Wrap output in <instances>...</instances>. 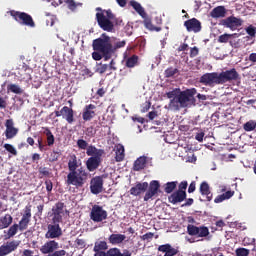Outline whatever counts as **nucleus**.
Masks as SVG:
<instances>
[{"mask_svg": "<svg viewBox=\"0 0 256 256\" xmlns=\"http://www.w3.org/2000/svg\"><path fill=\"white\" fill-rule=\"evenodd\" d=\"M127 45V41L118 40L116 42L111 43V37L107 34L103 33L101 37L93 40L92 47L94 52L92 53V59L94 61H109L119 51V49H123Z\"/></svg>", "mask_w": 256, "mask_h": 256, "instance_id": "obj_1", "label": "nucleus"}, {"mask_svg": "<svg viewBox=\"0 0 256 256\" xmlns=\"http://www.w3.org/2000/svg\"><path fill=\"white\" fill-rule=\"evenodd\" d=\"M81 160H78L77 155L72 154L68 159V174L66 177V184L73 185L76 189L84 187L89 180V172L85 168L80 167Z\"/></svg>", "mask_w": 256, "mask_h": 256, "instance_id": "obj_2", "label": "nucleus"}, {"mask_svg": "<svg viewBox=\"0 0 256 256\" xmlns=\"http://www.w3.org/2000/svg\"><path fill=\"white\" fill-rule=\"evenodd\" d=\"M195 95H197V89L191 88L181 91L180 88H175L172 91L166 93L168 99H170L169 107L174 111L189 107V105L195 104Z\"/></svg>", "mask_w": 256, "mask_h": 256, "instance_id": "obj_3", "label": "nucleus"}, {"mask_svg": "<svg viewBox=\"0 0 256 256\" xmlns=\"http://www.w3.org/2000/svg\"><path fill=\"white\" fill-rule=\"evenodd\" d=\"M239 79V72L235 68L219 72L205 73L200 77L199 83L206 87H215V85H225L231 81Z\"/></svg>", "mask_w": 256, "mask_h": 256, "instance_id": "obj_4", "label": "nucleus"}, {"mask_svg": "<svg viewBox=\"0 0 256 256\" xmlns=\"http://www.w3.org/2000/svg\"><path fill=\"white\" fill-rule=\"evenodd\" d=\"M31 204L25 206L22 214V218L19 223H15L8 229L7 235L8 237H15L18 231H27L29 229V224L31 223Z\"/></svg>", "mask_w": 256, "mask_h": 256, "instance_id": "obj_5", "label": "nucleus"}, {"mask_svg": "<svg viewBox=\"0 0 256 256\" xmlns=\"http://www.w3.org/2000/svg\"><path fill=\"white\" fill-rule=\"evenodd\" d=\"M96 21L103 31H107L108 33H112L115 29L113 25V21H115V14L109 10H103V12L96 13Z\"/></svg>", "mask_w": 256, "mask_h": 256, "instance_id": "obj_6", "label": "nucleus"}, {"mask_svg": "<svg viewBox=\"0 0 256 256\" xmlns=\"http://www.w3.org/2000/svg\"><path fill=\"white\" fill-rule=\"evenodd\" d=\"M10 15L20 25H25L26 27L31 28L35 27V21L33 20V17L28 13L11 10Z\"/></svg>", "mask_w": 256, "mask_h": 256, "instance_id": "obj_7", "label": "nucleus"}, {"mask_svg": "<svg viewBox=\"0 0 256 256\" xmlns=\"http://www.w3.org/2000/svg\"><path fill=\"white\" fill-rule=\"evenodd\" d=\"M187 233L191 237H209V228L206 226H195L193 224H189L187 226Z\"/></svg>", "mask_w": 256, "mask_h": 256, "instance_id": "obj_8", "label": "nucleus"}, {"mask_svg": "<svg viewBox=\"0 0 256 256\" xmlns=\"http://www.w3.org/2000/svg\"><path fill=\"white\" fill-rule=\"evenodd\" d=\"M90 219L93 220L94 223H101V221H105V219H107V210H104L103 206H92Z\"/></svg>", "mask_w": 256, "mask_h": 256, "instance_id": "obj_9", "label": "nucleus"}, {"mask_svg": "<svg viewBox=\"0 0 256 256\" xmlns=\"http://www.w3.org/2000/svg\"><path fill=\"white\" fill-rule=\"evenodd\" d=\"M56 117H62L68 123V125H73L75 123V111L73 108L64 106L60 111H55Z\"/></svg>", "mask_w": 256, "mask_h": 256, "instance_id": "obj_10", "label": "nucleus"}, {"mask_svg": "<svg viewBox=\"0 0 256 256\" xmlns=\"http://www.w3.org/2000/svg\"><path fill=\"white\" fill-rule=\"evenodd\" d=\"M59 223L61 222H52V224H48V230L45 234L46 239H59V237L63 235V230Z\"/></svg>", "mask_w": 256, "mask_h": 256, "instance_id": "obj_11", "label": "nucleus"}, {"mask_svg": "<svg viewBox=\"0 0 256 256\" xmlns=\"http://www.w3.org/2000/svg\"><path fill=\"white\" fill-rule=\"evenodd\" d=\"M63 213H65V203L57 202L52 207V223H62Z\"/></svg>", "mask_w": 256, "mask_h": 256, "instance_id": "obj_12", "label": "nucleus"}, {"mask_svg": "<svg viewBox=\"0 0 256 256\" xmlns=\"http://www.w3.org/2000/svg\"><path fill=\"white\" fill-rule=\"evenodd\" d=\"M20 245L21 241L19 240H12L2 244L0 246V256L10 255L13 251H17Z\"/></svg>", "mask_w": 256, "mask_h": 256, "instance_id": "obj_13", "label": "nucleus"}, {"mask_svg": "<svg viewBox=\"0 0 256 256\" xmlns=\"http://www.w3.org/2000/svg\"><path fill=\"white\" fill-rule=\"evenodd\" d=\"M90 191L93 195H99V193H103V177L96 176L91 179Z\"/></svg>", "mask_w": 256, "mask_h": 256, "instance_id": "obj_14", "label": "nucleus"}, {"mask_svg": "<svg viewBox=\"0 0 256 256\" xmlns=\"http://www.w3.org/2000/svg\"><path fill=\"white\" fill-rule=\"evenodd\" d=\"M161 189V184L157 180H152L148 186V190L144 195V201H149L152 197H155Z\"/></svg>", "mask_w": 256, "mask_h": 256, "instance_id": "obj_15", "label": "nucleus"}, {"mask_svg": "<svg viewBox=\"0 0 256 256\" xmlns=\"http://www.w3.org/2000/svg\"><path fill=\"white\" fill-rule=\"evenodd\" d=\"M184 27L189 33H200L201 29H203L201 21L197 20V18L186 20L184 22Z\"/></svg>", "mask_w": 256, "mask_h": 256, "instance_id": "obj_16", "label": "nucleus"}, {"mask_svg": "<svg viewBox=\"0 0 256 256\" xmlns=\"http://www.w3.org/2000/svg\"><path fill=\"white\" fill-rule=\"evenodd\" d=\"M223 25L224 27L231 29V31H237V28L243 25V21L241 20V18L230 16L223 20Z\"/></svg>", "mask_w": 256, "mask_h": 256, "instance_id": "obj_17", "label": "nucleus"}, {"mask_svg": "<svg viewBox=\"0 0 256 256\" xmlns=\"http://www.w3.org/2000/svg\"><path fill=\"white\" fill-rule=\"evenodd\" d=\"M59 249V242L55 240L47 241L44 245L41 246L40 252L43 255H51V253H54Z\"/></svg>", "mask_w": 256, "mask_h": 256, "instance_id": "obj_18", "label": "nucleus"}, {"mask_svg": "<svg viewBox=\"0 0 256 256\" xmlns=\"http://www.w3.org/2000/svg\"><path fill=\"white\" fill-rule=\"evenodd\" d=\"M147 189H149L148 182H137L134 187L130 188L129 193L130 195H133V197H139V195H141V193H145Z\"/></svg>", "mask_w": 256, "mask_h": 256, "instance_id": "obj_19", "label": "nucleus"}, {"mask_svg": "<svg viewBox=\"0 0 256 256\" xmlns=\"http://www.w3.org/2000/svg\"><path fill=\"white\" fill-rule=\"evenodd\" d=\"M5 136L6 139H13L14 137H17V133H19V129L15 128L13 119L6 120L5 123Z\"/></svg>", "mask_w": 256, "mask_h": 256, "instance_id": "obj_20", "label": "nucleus"}, {"mask_svg": "<svg viewBox=\"0 0 256 256\" xmlns=\"http://www.w3.org/2000/svg\"><path fill=\"white\" fill-rule=\"evenodd\" d=\"M187 199V192L184 191H176L173 192L169 197L168 201L169 203H172V205H177V203H183Z\"/></svg>", "mask_w": 256, "mask_h": 256, "instance_id": "obj_21", "label": "nucleus"}, {"mask_svg": "<svg viewBox=\"0 0 256 256\" xmlns=\"http://www.w3.org/2000/svg\"><path fill=\"white\" fill-rule=\"evenodd\" d=\"M97 106L95 104L86 105L82 112L83 121H91L97 114L95 113Z\"/></svg>", "mask_w": 256, "mask_h": 256, "instance_id": "obj_22", "label": "nucleus"}, {"mask_svg": "<svg viewBox=\"0 0 256 256\" xmlns=\"http://www.w3.org/2000/svg\"><path fill=\"white\" fill-rule=\"evenodd\" d=\"M158 251L160 253H164V256H175L178 255L179 253V249L172 247V245L169 243L160 245L158 247Z\"/></svg>", "mask_w": 256, "mask_h": 256, "instance_id": "obj_23", "label": "nucleus"}, {"mask_svg": "<svg viewBox=\"0 0 256 256\" xmlns=\"http://www.w3.org/2000/svg\"><path fill=\"white\" fill-rule=\"evenodd\" d=\"M99 165H101V157H90L86 161V168L90 172L97 171Z\"/></svg>", "mask_w": 256, "mask_h": 256, "instance_id": "obj_24", "label": "nucleus"}, {"mask_svg": "<svg viewBox=\"0 0 256 256\" xmlns=\"http://www.w3.org/2000/svg\"><path fill=\"white\" fill-rule=\"evenodd\" d=\"M199 191L203 197H206V201H212L213 200V193H211V187H209V183L202 182L200 184Z\"/></svg>", "mask_w": 256, "mask_h": 256, "instance_id": "obj_25", "label": "nucleus"}, {"mask_svg": "<svg viewBox=\"0 0 256 256\" xmlns=\"http://www.w3.org/2000/svg\"><path fill=\"white\" fill-rule=\"evenodd\" d=\"M105 154V150L103 149H97V147L90 145L88 146V148L86 149V155H88V157H103V155Z\"/></svg>", "mask_w": 256, "mask_h": 256, "instance_id": "obj_26", "label": "nucleus"}, {"mask_svg": "<svg viewBox=\"0 0 256 256\" xmlns=\"http://www.w3.org/2000/svg\"><path fill=\"white\" fill-rule=\"evenodd\" d=\"M147 165V158L145 156H140L134 161L133 171H143Z\"/></svg>", "mask_w": 256, "mask_h": 256, "instance_id": "obj_27", "label": "nucleus"}, {"mask_svg": "<svg viewBox=\"0 0 256 256\" xmlns=\"http://www.w3.org/2000/svg\"><path fill=\"white\" fill-rule=\"evenodd\" d=\"M125 239H127V236L124 234H111L108 241L111 243V245H121Z\"/></svg>", "mask_w": 256, "mask_h": 256, "instance_id": "obj_28", "label": "nucleus"}, {"mask_svg": "<svg viewBox=\"0 0 256 256\" xmlns=\"http://www.w3.org/2000/svg\"><path fill=\"white\" fill-rule=\"evenodd\" d=\"M226 14H227V10L225 9V6H217L210 13L213 19H219L221 17H225Z\"/></svg>", "mask_w": 256, "mask_h": 256, "instance_id": "obj_29", "label": "nucleus"}, {"mask_svg": "<svg viewBox=\"0 0 256 256\" xmlns=\"http://www.w3.org/2000/svg\"><path fill=\"white\" fill-rule=\"evenodd\" d=\"M13 223V216L5 214L0 217V229H7Z\"/></svg>", "mask_w": 256, "mask_h": 256, "instance_id": "obj_30", "label": "nucleus"}, {"mask_svg": "<svg viewBox=\"0 0 256 256\" xmlns=\"http://www.w3.org/2000/svg\"><path fill=\"white\" fill-rule=\"evenodd\" d=\"M139 65V56L132 55L125 60V67H128V69H133V67H137Z\"/></svg>", "mask_w": 256, "mask_h": 256, "instance_id": "obj_31", "label": "nucleus"}, {"mask_svg": "<svg viewBox=\"0 0 256 256\" xmlns=\"http://www.w3.org/2000/svg\"><path fill=\"white\" fill-rule=\"evenodd\" d=\"M108 256H131V251L124 250L123 253H121V250L119 248H110L108 251Z\"/></svg>", "mask_w": 256, "mask_h": 256, "instance_id": "obj_32", "label": "nucleus"}, {"mask_svg": "<svg viewBox=\"0 0 256 256\" xmlns=\"http://www.w3.org/2000/svg\"><path fill=\"white\" fill-rule=\"evenodd\" d=\"M143 24H144V27L148 29V31H156V33H159V31H162V28L160 26L153 25L151 18H145L143 21Z\"/></svg>", "mask_w": 256, "mask_h": 256, "instance_id": "obj_33", "label": "nucleus"}, {"mask_svg": "<svg viewBox=\"0 0 256 256\" xmlns=\"http://www.w3.org/2000/svg\"><path fill=\"white\" fill-rule=\"evenodd\" d=\"M44 134L47 137V145L48 147H51L52 145H55V136L53 135V132L47 127L43 128Z\"/></svg>", "mask_w": 256, "mask_h": 256, "instance_id": "obj_34", "label": "nucleus"}, {"mask_svg": "<svg viewBox=\"0 0 256 256\" xmlns=\"http://www.w3.org/2000/svg\"><path fill=\"white\" fill-rule=\"evenodd\" d=\"M130 5L137 13L140 14L141 17H145V9L143 6H141V4H139V2L132 0L130 1Z\"/></svg>", "mask_w": 256, "mask_h": 256, "instance_id": "obj_35", "label": "nucleus"}, {"mask_svg": "<svg viewBox=\"0 0 256 256\" xmlns=\"http://www.w3.org/2000/svg\"><path fill=\"white\" fill-rule=\"evenodd\" d=\"M115 159L118 163L125 159V147L123 145L117 146Z\"/></svg>", "mask_w": 256, "mask_h": 256, "instance_id": "obj_36", "label": "nucleus"}, {"mask_svg": "<svg viewBox=\"0 0 256 256\" xmlns=\"http://www.w3.org/2000/svg\"><path fill=\"white\" fill-rule=\"evenodd\" d=\"M109 249V245H107L106 241H96L94 244L93 251H107Z\"/></svg>", "mask_w": 256, "mask_h": 256, "instance_id": "obj_37", "label": "nucleus"}, {"mask_svg": "<svg viewBox=\"0 0 256 256\" xmlns=\"http://www.w3.org/2000/svg\"><path fill=\"white\" fill-rule=\"evenodd\" d=\"M177 185H178V182H177V181L167 182V183L164 185V191H165V193H167V194L173 193V190H174V189H177Z\"/></svg>", "mask_w": 256, "mask_h": 256, "instance_id": "obj_38", "label": "nucleus"}, {"mask_svg": "<svg viewBox=\"0 0 256 256\" xmlns=\"http://www.w3.org/2000/svg\"><path fill=\"white\" fill-rule=\"evenodd\" d=\"M177 73H179V69L169 67L165 70L164 75L167 78H171V77H175V75H177Z\"/></svg>", "mask_w": 256, "mask_h": 256, "instance_id": "obj_39", "label": "nucleus"}, {"mask_svg": "<svg viewBox=\"0 0 256 256\" xmlns=\"http://www.w3.org/2000/svg\"><path fill=\"white\" fill-rule=\"evenodd\" d=\"M243 129H244V131H247V132H249V131H255V129H256V123H255V121L250 120V121L246 122V123L243 125Z\"/></svg>", "mask_w": 256, "mask_h": 256, "instance_id": "obj_40", "label": "nucleus"}, {"mask_svg": "<svg viewBox=\"0 0 256 256\" xmlns=\"http://www.w3.org/2000/svg\"><path fill=\"white\" fill-rule=\"evenodd\" d=\"M38 173H39L40 179H43V177H51V172L47 167H40L38 169Z\"/></svg>", "mask_w": 256, "mask_h": 256, "instance_id": "obj_41", "label": "nucleus"}, {"mask_svg": "<svg viewBox=\"0 0 256 256\" xmlns=\"http://www.w3.org/2000/svg\"><path fill=\"white\" fill-rule=\"evenodd\" d=\"M107 69H109V65L99 63L96 66L95 73H99V75H103V73H105L107 71Z\"/></svg>", "mask_w": 256, "mask_h": 256, "instance_id": "obj_42", "label": "nucleus"}, {"mask_svg": "<svg viewBox=\"0 0 256 256\" xmlns=\"http://www.w3.org/2000/svg\"><path fill=\"white\" fill-rule=\"evenodd\" d=\"M8 89L11 93H15L16 95H21V93H23V89H21L17 84H10Z\"/></svg>", "mask_w": 256, "mask_h": 256, "instance_id": "obj_43", "label": "nucleus"}, {"mask_svg": "<svg viewBox=\"0 0 256 256\" xmlns=\"http://www.w3.org/2000/svg\"><path fill=\"white\" fill-rule=\"evenodd\" d=\"M233 38L232 34H222L218 37V43H229V41Z\"/></svg>", "mask_w": 256, "mask_h": 256, "instance_id": "obj_44", "label": "nucleus"}, {"mask_svg": "<svg viewBox=\"0 0 256 256\" xmlns=\"http://www.w3.org/2000/svg\"><path fill=\"white\" fill-rule=\"evenodd\" d=\"M245 31L247 33V35H249V37H251V39H255V35H256V27L253 25H249L248 27L245 28Z\"/></svg>", "mask_w": 256, "mask_h": 256, "instance_id": "obj_45", "label": "nucleus"}, {"mask_svg": "<svg viewBox=\"0 0 256 256\" xmlns=\"http://www.w3.org/2000/svg\"><path fill=\"white\" fill-rule=\"evenodd\" d=\"M4 149L14 157H17V149L11 144H4Z\"/></svg>", "mask_w": 256, "mask_h": 256, "instance_id": "obj_46", "label": "nucleus"}, {"mask_svg": "<svg viewBox=\"0 0 256 256\" xmlns=\"http://www.w3.org/2000/svg\"><path fill=\"white\" fill-rule=\"evenodd\" d=\"M77 146L79 147V149L85 150L88 149L89 143H87V141H85L84 139H78Z\"/></svg>", "mask_w": 256, "mask_h": 256, "instance_id": "obj_47", "label": "nucleus"}, {"mask_svg": "<svg viewBox=\"0 0 256 256\" xmlns=\"http://www.w3.org/2000/svg\"><path fill=\"white\" fill-rule=\"evenodd\" d=\"M236 256H249V249H246V248L236 249Z\"/></svg>", "mask_w": 256, "mask_h": 256, "instance_id": "obj_48", "label": "nucleus"}, {"mask_svg": "<svg viewBox=\"0 0 256 256\" xmlns=\"http://www.w3.org/2000/svg\"><path fill=\"white\" fill-rule=\"evenodd\" d=\"M189 183H187V181H182L180 182V184L178 185V190L177 191H183L184 193H187V187H188Z\"/></svg>", "mask_w": 256, "mask_h": 256, "instance_id": "obj_49", "label": "nucleus"}, {"mask_svg": "<svg viewBox=\"0 0 256 256\" xmlns=\"http://www.w3.org/2000/svg\"><path fill=\"white\" fill-rule=\"evenodd\" d=\"M67 251L65 250H54L51 254H48V256H66Z\"/></svg>", "mask_w": 256, "mask_h": 256, "instance_id": "obj_50", "label": "nucleus"}, {"mask_svg": "<svg viewBox=\"0 0 256 256\" xmlns=\"http://www.w3.org/2000/svg\"><path fill=\"white\" fill-rule=\"evenodd\" d=\"M66 3L71 11H75L77 9V3H75V0H66Z\"/></svg>", "mask_w": 256, "mask_h": 256, "instance_id": "obj_51", "label": "nucleus"}, {"mask_svg": "<svg viewBox=\"0 0 256 256\" xmlns=\"http://www.w3.org/2000/svg\"><path fill=\"white\" fill-rule=\"evenodd\" d=\"M151 109V102L146 101L144 104H142L141 113H147Z\"/></svg>", "mask_w": 256, "mask_h": 256, "instance_id": "obj_52", "label": "nucleus"}, {"mask_svg": "<svg viewBox=\"0 0 256 256\" xmlns=\"http://www.w3.org/2000/svg\"><path fill=\"white\" fill-rule=\"evenodd\" d=\"M199 55V48L197 46H194L190 49V57L193 59L194 57H197Z\"/></svg>", "mask_w": 256, "mask_h": 256, "instance_id": "obj_53", "label": "nucleus"}, {"mask_svg": "<svg viewBox=\"0 0 256 256\" xmlns=\"http://www.w3.org/2000/svg\"><path fill=\"white\" fill-rule=\"evenodd\" d=\"M45 185H46V191L48 193H51L53 191V182L51 180H46Z\"/></svg>", "mask_w": 256, "mask_h": 256, "instance_id": "obj_54", "label": "nucleus"}, {"mask_svg": "<svg viewBox=\"0 0 256 256\" xmlns=\"http://www.w3.org/2000/svg\"><path fill=\"white\" fill-rule=\"evenodd\" d=\"M153 237H155V234L153 232H148L142 236V239L143 241H150Z\"/></svg>", "mask_w": 256, "mask_h": 256, "instance_id": "obj_55", "label": "nucleus"}, {"mask_svg": "<svg viewBox=\"0 0 256 256\" xmlns=\"http://www.w3.org/2000/svg\"><path fill=\"white\" fill-rule=\"evenodd\" d=\"M203 137H205V132H198L195 135V139L196 141H198L199 143H203Z\"/></svg>", "mask_w": 256, "mask_h": 256, "instance_id": "obj_56", "label": "nucleus"}, {"mask_svg": "<svg viewBox=\"0 0 256 256\" xmlns=\"http://www.w3.org/2000/svg\"><path fill=\"white\" fill-rule=\"evenodd\" d=\"M197 183L195 181H192L188 187V193H195V190L197 189Z\"/></svg>", "mask_w": 256, "mask_h": 256, "instance_id": "obj_57", "label": "nucleus"}, {"mask_svg": "<svg viewBox=\"0 0 256 256\" xmlns=\"http://www.w3.org/2000/svg\"><path fill=\"white\" fill-rule=\"evenodd\" d=\"M83 77H91L93 75V72H91L89 70V68H84L82 71H81Z\"/></svg>", "mask_w": 256, "mask_h": 256, "instance_id": "obj_58", "label": "nucleus"}, {"mask_svg": "<svg viewBox=\"0 0 256 256\" xmlns=\"http://www.w3.org/2000/svg\"><path fill=\"white\" fill-rule=\"evenodd\" d=\"M227 200L225 198L224 194L218 195L215 199H214V203H223V201Z\"/></svg>", "mask_w": 256, "mask_h": 256, "instance_id": "obj_59", "label": "nucleus"}, {"mask_svg": "<svg viewBox=\"0 0 256 256\" xmlns=\"http://www.w3.org/2000/svg\"><path fill=\"white\" fill-rule=\"evenodd\" d=\"M225 199H231L235 195V191L228 190L225 193H223Z\"/></svg>", "mask_w": 256, "mask_h": 256, "instance_id": "obj_60", "label": "nucleus"}, {"mask_svg": "<svg viewBox=\"0 0 256 256\" xmlns=\"http://www.w3.org/2000/svg\"><path fill=\"white\" fill-rule=\"evenodd\" d=\"M76 245H78V247H81L83 249V247H85V240L81 239V238H77L75 241Z\"/></svg>", "mask_w": 256, "mask_h": 256, "instance_id": "obj_61", "label": "nucleus"}, {"mask_svg": "<svg viewBox=\"0 0 256 256\" xmlns=\"http://www.w3.org/2000/svg\"><path fill=\"white\" fill-rule=\"evenodd\" d=\"M189 49V44L187 43H183L181 44L179 47H178V51L181 52V51H187Z\"/></svg>", "mask_w": 256, "mask_h": 256, "instance_id": "obj_62", "label": "nucleus"}, {"mask_svg": "<svg viewBox=\"0 0 256 256\" xmlns=\"http://www.w3.org/2000/svg\"><path fill=\"white\" fill-rule=\"evenodd\" d=\"M22 79H24V81H31V73L29 72H25L24 74H21Z\"/></svg>", "mask_w": 256, "mask_h": 256, "instance_id": "obj_63", "label": "nucleus"}, {"mask_svg": "<svg viewBox=\"0 0 256 256\" xmlns=\"http://www.w3.org/2000/svg\"><path fill=\"white\" fill-rule=\"evenodd\" d=\"M94 256H108V252L105 251H94Z\"/></svg>", "mask_w": 256, "mask_h": 256, "instance_id": "obj_64", "label": "nucleus"}]
</instances>
